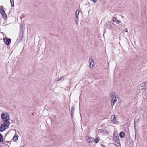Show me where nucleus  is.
I'll use <instances>...</instances> for the list:
<instances>
[{"label":"nucleus","instance_id":"nucleus-1","mask_svg":"<svg viewBox=\"0 0 147 147\" xmlns=\"http://www.w3.org/2000/svg\"><path fill=\"white\" fill-rule=\"evenodd\" d=\"M137 88L141 92L140 90H147V82L140 84L137 87Z\"/></svg>","mask_w":147,"mask_h":147},{"label":"nucleus","instance_id":"nucleus-2","mask_svg":"<svg viewBox=\"0 0 147 147\" xmlns=\"http://www.w3.org/2000/svg\"><path fill=\"white\" fill-rule=\"evenodd\" d=\"M110 96L111 98V105L112 106H113L115 102L117 101L116 98H117V97L115 95V93L113 92L111 94Z\"/></svg>","mask_w":147,"mask_h":147},{"label":"nucleus","instance_id":"nucleus-3","mask_svg":"<svg viewBox=\"0 0 147 147\" xmlns=\"http://www.w3.org/2000/svg\"><path fill=\"white\" fill-rule=\"evenodd\" d=\"M1 117L3 121L10 120L9 114L5 112L4 113H2L1 115Z\"/></svg>","mask_w":147,"mask_h":147},{"label":"nucleus","instance_id":"nucleus-4","mask_svg":"<svg viewBox=\"0 0 147 147\" xmlns=\"http://www.w3.org/2000/svg\"><path fill=\"white\" fill-rule=\"evenodd\" d=\"M3 6H1L0 8V13L3 18H4V20H7V16L3 9Z\"/></svg>","mask_w":147,"mask_h":147},{"label":"nucleus","instance_id":"nucleus-5","mask_svg":"<svg viewBox=\"0 0 147 147\" xmlns=\"http://www.w3.org/2000/svg\"><path fill=\"white\" fill-rule=\"evenodd\" d=\"M23 32H22V31L20 32L19 34V36L18 37L16 40V42H17V43H19L20 42L23 38Z\"/></svg>","mask_w":147,"mask_h":147},{"label":"nucleus","instance_id":"nucleus-6","mask_svg":"<svg viewBox=\"0 0 147 147\" xmlns=\"http://www.w3.org/2000/svg\"><path fill=\"white\" fill-rule=\"evenodd\" d=\"M113 138L117 144H120L119 140V136L118 135L114 134L113 136Z\"/></svg>","mask_w":147,"mask_h":147},{"label":"nucleus","instance_id":"nucleus-7","mask_svg":"<svg viewBox=\"0 0 147 147\" xmlns=\"http://www.w3.org/2000/svg\"><path fill=\"white\" fill-rule=\"evenodd\" d=\"M3 40L6 45L8 46L10 43L11 41V39L9 38L5 37L3 39Z\"/></svg>","mask_w":147,"mask_h":147},{"label":"nucleus","instance_id":"nucleus-8","mask_svg":"<svg viewBox=\"0 0 147 147\" xmlns=\"http://www.w3.org/2000/svg\"><path fill=\"white\" fill-rule=\"evenodd\" d=\"M86 138L87 139V142L88 143H92L94 142V139L90 136H86Z\"/></svg>","mask_w":147,"mask_h":147},{"label":"nucleus","instance_id":"nucleus-9","mask_svg":"<svg viewBox=\"0 0 147 147\" xmlns=\"http://www.w3.org/2000/svg\"><path fill=\"white\" fill-rule=\"evenodd\" d=\"M6 127H5V126L4 124H1L0 126V132H2L3 131L5 130L6 129Z\"/></svg>","mask_w":147,"mask_h":147},{"label":"nucleus","instance_id":"nucleus-10","mask_svg":"<svg viewBox=\"0 0 147 147\" xmlns=\"http://www.w3.org/2000/svg\"><path fill=\"white\" fill-rule=\"evenodd\" d=\"M89 62L90 63L89 65L90 68L93 66L94 64V61L92 59H89Z\"/></svg>","mask_w":147,"mask_h":147},{"label":"nucleus","instance_id":"nucleus-11","mask_svg":"<svg viewBox=\"0 0 147 147\" xmlns=\"http://www.w3.org/2000/svg\"><path fill=\"white\" fill-rule=\"evenodd\" d=\"M9 120H7L4 121L3 124L5 125V127H6L7 128L9 127V124H10V122L8 121Z\"/></svg>","mask_w":147,"mask_h":147},{"label":"nucleus","instance_id":"nucleus-12","mask_svg":"<svg viewBox=\"0 0 147 147\" xmlns=\"http://www.w3.org/2000/svg\"><path fill=\"white\" fill-rule=\"evenodd\" d=\"M111 119L112 122L113 123L117 122V119H116L115 116L114 115H111Z\"/></svg>","mask_w":147,"mask_h":147},{"label":"nucleus","instance_id":"nucleus-13","mask_svg":"<svg viewBox=\"0 0 147 147\" xmlns=\"http://www.w3.org/2000/svg\"><path fill=\"white\" fill-rule=\"evenodd\" d=\"M105 29H110L111 28V24L110 23H106L105 24Z\"/></svg>","mask_w":147,"mask_h":147},{"label":"nucleus","instance_id":"nucleus-14","mask_svg":"<svg viewBox=\"0 0 147 147\" xmlns=\"http://www.w3.org/2000/svg\"><path fill=\"white\" fill-rule=\"evenodd\" d=\"M75 110V107H72L71 108V117H73L74 115V111Z\"/></svg>","mask_w":147,"mask_h":147},{"label":"nucleus","instance_id":"nucleus-15","mask_svg":"<svg viewBox=\"0 0 147 147\" xmlns=\"http://www.w3.org/2000/svg\"><path fill=\"white\" fill-rule=\"evenodd\" d=\"M79 13V11L78 10H77L75 12V16L76 18L78 20V15Z\"/></svg>","mask_w":147,"mask_h":147},{"label":"nucleus","instance_id":"nucleus-16","mask_svg":"<svg viewBox=\"0 0 147 147\" xmlns=\"http://www.w3.org/2000/svg\"><path fill=\"white\" fill-rule=\"evenodd\" d=\"M112 144V147H121L120 144Z\"/></svg>","mask_w":147,"mask_h":147},{"label":"nucleus","instance_id":"nucleus-17","mask_svg":"<svg viewBox=\"0 0 147 147\" xmlns=\"http://www.w3.org/2000/svg\"><path fill=\"white\" fill-rule=\"evenodd\" d=\"M18 136L15 134L14 136L13 137V139L14 141H16L18 140Z\"/></svg>","mask_w":147,"mask_h":147},{"label":"nucleus","instance_id":"nucleus-18","mask_svg":"<svg viewBox=\"0 0 147 147\" xmlns=\"http://www.w3.org/2000/svg\"><path fill=\"white\" fill-rule=\"evenodd\" d=\"M119 136L121 138H123L125 136L124 133L123 132H121L119 134Z\"/></svg>","mask_w":147,"mask_h":147},{"label":"nucleus","instance_id":"nucleus-19","mask_svg":"<svg viewBox=\"0 0 147 147\" xmlns=\"http://www.w3.org/2000/svg\"><path fill=\"white\" fill-rule=\"evenodd\" d=\"M3 136L0 133V142H3Z\"/></svg>","mask_w":147,"mask_h":147},{"label":"nucleus","instance_id":"nucleus-20","mask_svg":"<svg viewBox=\"0 0 147 147\" xmlns=\"http://www.w3.org/2000/svg\"><path fill=\"white\" fill-rule=\"evenodd\" d=\"M24 28V27L23 25H20V32H21V31L23 32Z\"/></svg>","mask_w":147,"mask_h":147},{"label":"nucleus","instance_id":"nucleus-21","mask_svg":"<svg viewBox=\"0 0 147 147\" xmlns=\"http://www.w3.org/2000/svg\"><path fill=\"white\" fill-rule=\"evenodd\" d=\"M99 138L97 137L95 138V140H94V141L96 143H97L99 142Z\"/></svg>","mask_w":147,"mask_h":147},{"label":"nucleus","instance_id":"nucleus-22","mask_svg":"<svg viewBox=\"0 0 147 147\" xmlns=\"http://www.w3.org/2000/svg\"><path fill=\"white\" fill-rule=\"evenodd\" d=\"M10 3L11 6L13 7H14V0H10Z\"/></svg>","mask_w":147,"mask_h":147},{"label":"nucleus","instance_id":"nucleus-23","mask_svg":"<svg viewBox=\"0 0 147 147\" xmlns=\"http://www.w3.org/2000/svg\"><path fill=\"white\" fill-rule=\"evenodd\" d=\"M117 19V18L115 17H113L112 18V20L113 21L115 22L117 20L116 19Z\"/></svg>","mask_w":147,"mask_h":147},{"label":"nucleus","instance_id":"nucleus-24","mask_svg":"<svg viewBox=\"0 0 147 147\" xmlns=\"http://www.w3.org/2000/svg\"><path fill=\"white\" fill-rule=\"evenodd\" d=\"M64 78H63V77H61V78H59L58 79V80H57V81H60V80H64Z\"/></svg>","mask_w":147,"mask_h":147},{"label":"nucleus","instance_id":"nucleus-25","mask_svg":"<svg viewBox=\"0 0 147 147\" xmlns=\"http://www.w3.org/2000/svg\"><path fill=\"white\" fill-rule=\"evenodd\" d=\"M115 22H116V23H117V24H119L120 22H121V21L119 20H117Z\"/></svg>","mask_w":147,"mask_h":147},{"label":"nucleus","instance_id":"nucleus-26","mask_svg":"<svg viewBox=\"0 0 147 147\" xmlns=\"http://www.w3.org/2000/svg\"><path fill=\"white\" fill-rule=\"evenodd\" d=\"M93 2L96 3L97 2V0H91Z\"/></svg>","mask_w":147,"mask_h":147},{"label":"nucleus","instance_id":"nucleus-27","mask_svg":"<svg viewBox=\"0 0 147 147\" xmlns=\"http://www.w3.org/2000/svg\"><path fill=\"white\" fill-rule=\"evenodd\" d=\"M124 31L126 32H128V30H127V28H125V30H124Z\"/></svg>","mask_w":147,"mask_h":147},{"label":"nucleus","instance_id":"nucleus-28","mask_svg":"<svg viewBox=\"0 0 147 147\" xmlns=\"http://www.w3.org/2000/svg\"><path fill=\"white\" fill-rule=\"evenodd\" d=\"M134 127H135L136 125H135V123L136 121H135V119H134Z\"/></svg>","mask_w":147,"mask_h":147},{"label":"nucleus","instance_id":"nucleus-29","mask_svg":"<svg viewBox=\"0 0 147 147\" xmlns=\"http://www.w3.org/2000/svg\"><path fill=\"white\" fill-rule=\"evenodd\" d=\"M101 145L102 147H106L105 146L103 145V144H102Z\"/></svg>","mask_w":147,"mask_h":147}]
</instances>
